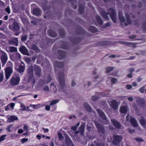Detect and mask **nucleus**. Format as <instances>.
Listing matches in <instances>:
<instances>
[{"mask_svg": "<svg viewBox=\"0 0 146 146\" xmlns=\"http://www.w3.org/2000/svg\"><path fill=\"white\" fill-rule=\"evenodd\" d=\"M125 18L123 16L122 13L121 11L119 12L118 17L119 20L121 23H123L126 26L131 24V18L133 17L131 13L129 14L127 12H125Z\"/></svg>", "mask_w": 146, "mask_h": 146, "instance_id": "nucleus-1", "label": "nucleus"}, {"mask_svg": "<svg viewBox=\"0 0 146 146\" xmlns=\"http://www.w3.org/2000/svg\"><path fill=\"white\" fill-rule=\"evenodd\" d=\"M108 11V13H106L104 11H102L101 12V14L102 17L106 19H108L109 17L107 15L110 14V16L113 22L116 23L117 21V15L114 10L112 8H109Z\"/></svg>", "mask_w": 146, "mask_h": 146, "instance_id": "nucleus-2", "label": "nucleus"}, {"mask_svg": "<svg viewBox=\"0 0 146 146\" xmlns=\"http://www.w3.org/2000/svg\"><path fill=\"white\" fill-rule=\"evenodd\" d=\"M28 78L27 79L28 82L33 84V87L35 83V80L33 76V70L32 67L30 66L28 70Z\"/></svg>", "mask_w": 146, "mask_h": 146, "instance_id": "nucleus-3", "label": "nucleus"}, {"mask_svg": "<svg viewBox=\"0 0 146 146\" xmlns=\"http://www.w3.org/2000/svg\"><path fill=\"white\" fill-rule=\"evenodd\" d=\"M8 63L10 65V66L8 67L5 70V77L7 80L9 78L13 72L12 64L10 62H9Z\"/></svg>", "mask_w": 146, "mask_h": 146, "instance_id": "nucleus-4", "label": "nucleus"}, {"mask_svg": "<svg viewBox=\"0 0 146 146\" xmlns=\"http://www.w3.org/2000/svg\"><path fill=\"white\" fill-rule=\"evenodd\" d=\"M20 80L19 77L17 75H15L11 78L10 82V84L12 86L18 85L19 84Z\"/></svg>", "mask_w": 146, "mask_h": 146, "instance_id": "nucleus-5", "label": "nucleus"}, {"mask_svg": "<svg viewBox=\"0 0 146 146\" xmlns=\"http://www.w3.org/2000/svg\"><path fill=\"white\" fill-rule=\"evenodd\" d=\"M59 81L61 87L64 88L66 86L64 75L63 73L60 74L58 76Z\"/></svg>", "mask_w": 146, "mask_h": 146, "instance_id": "nucleus-6", "label": "nucleus"}, {"mask_svg": "<svg viewBox=\"0 0 146 146\" xmlns=\"http://www.w3.org/2000/svg\"><path fill=\"white\" fill-rule=\"evenodd\" d=\"M122 138L121 135H114L113 137V143L115 145L118 144L120 142Z\"/></svg>", "mask_w": 146, "mask_h": 146, "instance_id": "nucleus-7", "label": "nucleus"}, {"mask_svg": "<svg viewBox=\"0 0 146 146\" xmlns=\"http://www.w3.org/2000/svg\"><path fill=\"white\" fill-rule=\"evenodd\" d=\"M1 59L2 66H3L5 64L7 60V54L5 52H3L1 55Z\"/></svg>", "mask_w": 146, "mask_h": 146, "instance_id": "nucleus-8", "label": "nucleus"}, {"mask_svg": "<svg viewBox=\"0 0 146 146\" xmlns=\"http://www.w3.org/2000/svg\"><path fill=\"white\" fill-rule=\"evenodd\" d=\"M34 72L35 74L38 77L41 75V68L38 66L34 65Z\"/></svg>", "mask_w": 146, "mask_h": 146, "instance_id": "nucleus-9", "label": "nucleus"}, {"mask_svg": "<svg viewBox=\"0 0 146 146\" xmlns=\"http://www.w3.org/2000/svg\"><path fill=\"white\" fill-rule=\"evenodd\" d=\"M8 42L9 44L13 45L15 46H17L19 44L18 38H14L12 39L9 40Z\"/></svg>", "mask_w": 146, "mask_h": 146, "instance_id": "nucleus-10", "label": "nucleus"}, {"mask_svg": "<svg viewBox=\"0 0 146 146\" xmlns=\"http://www.w3.org/2000/svg\"><path fill=\"white\" fill-rule=\"evenodd\" d=\"M13 29H12L15 31H17L20 29V27L17 21H15L12 25Z\"/></svg>", "mask_w": 146, "mask_h": 146, "instance_id": "nucleus-11", "label": "nucleus"}, {"mask_svg": "<svg viewBox=\"0 0 146 146\" xmlns=\"http://www.w3.org/2000/svg\"><path fill=\"white\" fill-rule=\"evenodd\" d=\"M110 106L114 110H116L118 108V106L117 102L113 100L110 102Z\"/></svg>", "mask_w": 146, "mask_h": 146, "instance_id": "nucleus-12", "label": "nucleus"}, {"mask_svg": "<svg viewBox=\"0 0 146 146\" xmlns=\"http://www.w3.org/2000/svg\"><path fill=\"white\" fill-rule=\"evenodd\" d=\"M95 124L98 129V130L99 132H101L103 133L105 132V130L104 128L102 125L99 124L98 122H96Z\"/></svg>", "mask_w": 146, "mask_h": 146, "instance_id": "nucleus-13", "label": "nucleus"}, {"mask_svg": "<svg viewBox=\"0 0 146 146\" xmlns=\"http://www.w3.org/2000/svg\"><path fill=\"white\" fill-rule=\"evenodd\" d=\"M136 102L139 104L140 106L143 107H144L145 104V102L143 99L138 97L136 98Z\"/></svg>", "mask_w": 146, "mask_h": 146, "instance_id": "nucleus-14", "label": "nucleus"}, {"mask_svg": "<svg viewBox=\"0 0 146 146\" xmlns=\"http://www.w3.org/2000/svg\"><path fill=\"white\" fill-rule=\"evenodd\" d=\"M112 123L113 124L114 126L116 128L119 129L121 128V125L117 121L114 119H112L111 120Z\"/></svg>", "mask_w": 146, "mask_h": 146, "instance_id": "nucleus-15", "label": "nucleus"}, {"mask_svg": "<svg viewBox=\"0 0 146 146\" xmlns=\"http://www.w3.org/2000/svg\"><path fill=\"white\" fill-rule=\"evenodd\" d=\"M128 110V106H122L120 107V111L121 113H126Z\"/></svg>", "mask_w": 146, "mask_h": 146, "instance_id": "nucleus-16", "label": "nucleus"}, {"mask_svg": "<svg viewBox=\"0 0 146 146\" xmlns=\"http://www.w3.org/2000/svg\"><path fill=\"white\" fill-rule=\"evenodd\" d=\"M97 111L99 115L102 119L104 120H105L106 119V117L104 113L101 110L99 109H97Z\"/></svg>", "mask_w": 146, "mask_h": 146, "instance_id": "nucleus-17", "label": "nucleus"}, {"mask_svg": "<svg viewBox=\"0 0 146 146\" xmlns=\"http://www.w3.org/2000/svg\"><path fill=\"white\" fill-rule=\"evenodd\" d=\"M85 125V123H83L81 125V126L79 128V130L80 131V134L82 135H83L84 134V131Z\"/></svg>", "mask_w": 146, "mask_h": 146, "instance_id": "nucleus-18", "label": "nucleus"}, {"mask_svg": "<svg viewBox=\"0 0 146 146\" xmlns=\"http://www.w3.org/2000/svg\"><path fill=\"white\" fill-rule=\"evenodd\" d=\"M18 119V117L16 116L12 115L8 118L7 121L8 123H10L13 122L15 120H17Z\"/></svg>", "mask_w": 146, "mask_h": 146, "instance_id": "nucleus-19", "label": "nucleus"}, {"mask_svg": "<svg viewBox=\"0 0 146 146\" xmlns=\"http://www.w3.org/2000/svg\"><path fill=\"white\" fill-rule=\"evenodd\" d=\"M33 13L36 15H39L41 13V11L38 8H34L33 10Z\"/></svg>", "mask_w": 146, "mask_h": 146, "instance_id": "nucleus-20", "label": "nucleus"}, {"mask_svg": "<svg viewBox=\"0 0 146 146\" xmlns=\"http://www.w3.org/2000/svg\"><path fill=\"white\" fill-rule=\"evenodd\" d=\"M66 142L68 146H74L72 141L68 137H66Z\"/></svg>", "mask_w": 146, "mask_h": 146, "instance_id": "nucleus-21", "label": "nucleus"}, {"mask_svg": "<svg viewBox=\"0 0 146 146\" xmlns=\"http://www.w3.org/2000/svg\"><path fill=\"white\" fill-rule=\"evenodd\" d=\"M141 125L144 128H146V121L143 117H141L139 120Z\"/></svg>", "mask_w": 146, "mask_h": 146, "instance_id": "nucleus-22", "label": "nucleus"}, {"mask_svg": "<svg viewBox=\"0 0 146 146\" xmlns=\"http://www.w3.org/2000/svg\"><path fill=\"white\" fill-rule=\"evenodd\" d=\"M131 124L134 127H136L138 126L137 122V121L133 118H131L130 119Z\"/></svg>", "mask_w": 146, "mask_h": 146, "instance_id": "nucleus-23", "label": "nucleus"}, {"mask_svg": "<svg viewBox=\"0 0 146 146\" xmlns=\"http://www.w3.org/2000/svg\"><path fill=\"white\" fill-rule=\"evenodd\" d=\"M20 51L23 54L26 55L28 53L27 50L26 48L24 46H22L19 48Z\"/></svg>", "mask_w": 146, "mask_h": 146, "instance_id": "nucleus-24", "label": "nucleus"}, {"mask_svg": "<svg viewBox=\"0 0 146 146\" xmlns=\"http://www.w3.org/2000/svg\"><path fill=\"white\" fill-rule=\"evenodd\" d=\"M16 69L17 71L20 73L24 72L25 70L24 67L21 65L16 67Z\"/></svg>", "mask_w": 146, "mask_h": 146, "instance_id": "nucleus-25", "label": "nucleus"}, {"mask_svg": "<svg viewBox=\"0 0 146 146\" xmlns=\"http://www.w3.org/2000/svg\"><path fill=\"white\" fill-rule=\"evenodd\" d=\"M13 58L14 60H17L20 59L21 56L18 53H16L14 54Z\"/></svg>", "mask_w": 146, "mask_h": 146, "instance_id": "nucleus-26", "label": "nucleus"}, {"mask_svg": "<svg viewBox=\"0 0 146 146\" xmlns=\"http://www.w3.org/2000/svg\"><path fill=\"white\" fill-rule=\"evenodd\" d=\"M84 106L85 109L88 112L91 111L92 109L90 106L87 103H85L84 104Z\"/></svg>", "mask_w": 146, "mask_h": 146, "instance_id": "nucleus-27", "label": "nucleus"}, {"mask_svg": "<svg viewBox=\"0 0 146 146\" xmlns=\"http://www.w3.org/2000/svg\"><path fill=\"white\" fill-rule=\"evenodd\" d=\"M96 24L102 25V21L101 19L99 16H97L96 17Z\"/></svg>", "mask_w": 146, "mask_h": 146, "instance_id": "nucleus-28", "label": "nucleus"}, {"mask_svg": "<svg viewBox=\"0 0 146 146\" xmlns=\"http://www.w3.org/2000/svg\"><path fill=\"white\" fill-rule=\"evenodd\" d=\"M31 49L36 51V52H39L40 50L37 46L34 44H33L31 46Z\"/></svg>", "mask_w": 146, "mask_h": 146, "instance_id": "nucleus-29", "label": "nucleus"}, {"mask_svg": "<svg viewBox=\"0 0 146 146\" xmlns=\"http://www.w3.org/2000/svg\"><path fill=\"white\" fill-rule=\"evenodd\" d=\"M55 64L56 66L60 68L64 66V64L63 63L59 62H56Z\"/></svg>", "mask_w": 146, "mask_h": 146, "instance_id": "nucleus-30", "label": "nucleus"}, {"mask_svg": "<svg viewBox=\"0 0 146 146\" xmlns=\"http://www.w3.org/2000/svg\"><path fill=\"white\" fill-rule=\"evenodd\" d=\"M9 49L10 51L11 52H15L17 51V48L14 47L9 46Z\"/></svg>", "mask_w": 146, "mask_h": 146, "instance_id": "nucleus-31", "label": "nucleus"}, {"mask_svg": "<svg viewBox=\"0 0 146 146\" xmlns=\"http://www.w3.org/2000/svg\"><path fill=\"white\" fill-rule=\"evenodd\" d=\"M58 135L59 139L61 141H62L64 137L63 136L62 134L59 131H58Z\"/></svg>", "mask_w": 146, "mask_h": 146, "instance_id": "nucleus-32", "label": "nucleus"}, {"mask_svg": "<svg viewBox=\"0 0 146 146\" xmlns=\"http://www.w3.org/2000/svg\"><path fill=\"white\" fill-rule=\"evenodd\" d=\"M59 101V100H54L50 102V106H53L57 104Z\"/></svg>", "mask_w": 146, "mask_h": 146, "instance_id": "nucleus-33", "label": "nucleus"}, {"mask_svg": "<svg viewBox=\"0 0 146 146\" xmlns=\"http://www.w3.org/2000/svg\"><path fill=\"white\" fill-rule=\"evenodd\" d=\"M49 35L52 37H55L56 36V33L53 31H50L49 32Z\"/></svg>", "mask_w": 146, "mask_h": 146, "instance_id": "nucleus-34", "label": "nucleus"}, {"mask_svg": "<svg viewBox=\"0 0 146 146\" xmlns=\"http://www.w3.org/2000/svg\"><path fill=\"white\" fill-rule=\"evenodd\" d=\"M139 90L141 93H144L146 92V89H145V86L141 87L140 88Z\"/></svg>", "mask_w": 146, "mask_h": 146, "instance_id": "nucleus-35", "label": "nucleus"}, {"mask_svg": "<svg viewBox=\"0 0 146 146\" xmlns=\"http://www.w3.org/2000/svg\"><path fill=\"white\" fill-rule=\"evenodd\" d=\"M119 42L123 44L128 46L129 45L130 43L124 41H119Z\"/></svg>", "mask_w": 146, "mask_h": 146, "instance_id": "nucleus-36", "label": "nucleus"}, {"mask_svg": "<svg viewBox=\"0 0 146 146\" xmlns=\"http://www.w3.org/2000/svg\"><path fill=\"white\" fill-rule=\"evenodd\" d=\"M93 126V125L91 123H88L87 125V129L88 131H90L91 129V127Z\"/></svg>", "mask_w": 146, "mask_h": 146, "instance_id": "nucleus-37", "label": "nucleus"}, {"mask_svg": "<svg viewBox=\"0 0 146 146\" xmlns=\"http://www.w3.org/2000/svg\"><path fill=\"white\" fill-rule=\"evenodd\" d=\"M58 53L59 55L62 57H64L65 55V53L61 51V50H59L58 51Z\"/></svg>", "mask_w": 146, "mask_h": 146, "instance_id": "nucleus-38", "label": "nucleus"}, {"mask_svg": "<svg viewBox=\"0 0 146 146\" xmlns=\"http://www.w3.org/2000/svg\"><path fill=\"white\" fill-rule=\"evenodd\" d=\"M113 69V67H108L106 69V71L107 73H109L112 71Z\"/></svg>", "mask_w": 146, "mask_h": 146, "instance_id": "nucleus-39", "label": "nucleus"}, {"mask_svg": "<svg viewBox=\"0 0 146 146\" xmlns=\"http://www.w3.org/2000/svg\"><path fill=\"white\" fill-rule=\"evenodd\" d=\"M84 11V7L83 6H80L79 7V11L80 13H82Z\"/></svg>", "mask_w": 146, "mask_h": 146, "instance_id": "nucleus-40", "label": "nucleus"}, {"mask_svg": "<svg viewBox=\"0 0 146 146\" xmlns=\"http://www.w3.org/2000/svg\"><path fill=\"white\" fill-rule=\"evenodd\" d=\"M13 126V125L10 124L8 125L7 127L6 130L8 132H9L11 131V130L10 129Z\"/></svg>", "mask_w": 146, "mask_h": 146, "instance_id": "nucleus-41", "label": "nucleus"}, {"mask_svg": "<svg viewBox=\"0 0 146 146\" xmlns=\"http://www.w3.org/2000/svg\"><path fill=\"white\" fill-rule=\"evenodd\" d=\"M43 89L44 91L45 92H48L50 91L49 87L48 86H44L43 88Z\"/></svg>", "mask_w": 146, "mask_h": 146, "instance_id": "nucleus-42", "label": "nucleus"}, {"mask_svg": "<svg viewBox=\"0 0 146 146\" xmlns=\"http://www.w3.org/2000/svg\"><path fill=\"white\" fill-rule=\"evenodd\" d=\"M89 29L92 32H95L96 31V30L95 27H91Z\"/></svg>", "mask_w": 146, "mask_h": 146, "instance_id": "nucleus-43", "label": "nucleus"}, {"mask_svg": "<svg viewBox=\"0 0 146 146\" xmlns=\"http://www.w3.org/2000/svg\"><path fill=\"white\" fill-rule=\"evenodd\" d=\"M27 38V36L26 35H25L22 36L21 37V40L22 41H24L26 40Z\"/></svg>", "mask_w": 146, "mask_h": 146, "instance_id": "nucleus-44", "label": "nucleus"}, {"mask_svg": "<svg viewBox=\"0 0 146 146\" xmlns=\"http://www.w3.org/2000/svg\"><path fill=\"white\" fill-rule=\"evenodd\" d=\"M99 97L97 96H94L92 97V100L93 101H95L98 99Z\"/></svg>", "mask_w": 146, "mask_h": 146, "instance_id": "nucleus-45", "label": "nucleus"}, {"mask_svg": "<svg viewBox=\"0 0 146 146\" xmlns=\"http://www.w3.org/2000/svg\"><path fill=\"white\" fill-rule=\"evenodd\" d=\"M21 110L22 111H23L26 110V108L25 106L23 104H21Z\"/></svg>", "mask_w": 146, "mask_h": 146, "instance_id": "nucleus-46", "label": "nucleus"}, {"mask_svg": "<svg viewBox=\"0 0 146 146\" xmlns=\"http://www.w3.org/2000/svg\"><path fill=\"white\" fill-rule=\"evenodd\" d=\"M6 136V135H3L1 136L0 137V142H1L3 140L5 139V137Z\"/></svg>", "mask_w": 146, "mask_h": 146, "instance_id": "nucleus-47", "label": "nucleus"}, {"mask_svg": "<svg viewBox=\"0 0 146 146\" xmlns=\"http://www.w3.org/2000/svg\"><path fill=\"white\" fill-rule=\"evenodd\" d=\"M128 131L130 133H132L135 132V130L134 129H131L129 128L127 129Z\"/></svg>", "mask_w": 146, "mask_h": 146, "instance_id": "nucleus-48", "label": "nucleus"}, {"mask_svg": "<svg viewBox=\"0 0 146 146\" xmlns=\"http://www.w3.org/2000/svg\"><path fill=\"white\" fill-rule=\"evenodd\" d=\"M31 106H32L33 108H34L35 109H37L40 107V105L38 104L36 105H31Z\"/></svg>", "mask_w": 146, "mask_h": 146, "instance_id": "nucleus-49", "label": "nucleus"}, {"mask_svg": "<svg viewBox=\"0 0 146 146\" xmlns=\"http://www.w3.org/2000/svg\"><path fill=\"white\" fill-rule=\"evenodd\" d=\"M126 88L127 90L131 89L132 88V86L131 85L127 84L126 85Z\"/></svg>", "mask_w": 146, "mask_h": 146, "instance_id": "nucleus-50", "label": "nucleus"}, {"mask_svg": "<svg viewBox=\"0 0 146 146\" xmlns=\"http://www.w3.org/2000/svg\"><path fill=\"white\" fill-rule=\"evenodd\" d=\"M3 74L0 73V83L3 81Z\"/></svg>", "mask_w": 146, "mask_h": 146, "instance_id": "nucleus-51", "label": "nucleus"}, {"mask_svg": "<svg viewBox=\"0 0 146 146\" xmlns=\"http://www.w3.org/2000/svg\"><path fill=\"white\" fill-rule=\"evenodd\" d=\"M117 81V80L115 78H113L111 80V82L113 83H115Z\"/></svg>", "mask_w": 146, "mask_h": 146, "instance_id": "nucleus-52", "label": "nucleus"}, {"mask_svg": "<svg viewBox=\"0 0 146 146\" xmlns=\"http://www.w3.org/2000/svg\"><path fill=\"white\" fill-rule=\"evenodd\" d=\"M95 144L96 146H104V145L103 143H97L95 142Z\"/></svg>", "mask_w": 146, "mask_h": 146, "instance_id": "nucleus-53", "label": "nucleus"}, {"mask_svg": "<svg viewBox=\"0 0 146 146\" xmlns=\"http://www.w3.org/2000/svg\"><path fill=\"white\" fill-rule=\"evenodd\" d=\"M28 140V138H24L21 139V141L22 143H24L25 142L27 141Z\"/></svg>", "mask_w": 146, "mask_h": 146, "instance_id": "nucleus-54", "label": "nucleus"}, {"mask_svg": "<svg viewBox=\"0 0 146 146\" xmlns=\"http://www.w3.org/2000/svg\"><path fill=\"white\" fill-rule=\"evenodd\" d=\"M142 27L144 30L146 31V22L143 23Z\"/></svg>", "mask_w": 146, "mask_h": 146, "instance_id": "nucleus-55", "label": "nucleus"}, {"mask_svg": "<svg viewBox=\"0 0 146 146\" xmlns=\"http://www.w3.org/2000/svg\"><path fill=\"white\" fill-rule=\"evenodd\" d=\"M23 129L25 131H27L28 130V126L26 124H25L23 127Z\"/></svg>", "mask_w": 146, "mask_h": 146, "instance_id": "nucleus-56", "label": "nucleus"}, {"mask_svg": "<svg viewBox=\"0 0 146 146\" xmlns=\"http://www.w3.org/2000/svg\"><path fill=\"white\" fill-rule=\"evenodd\" d=\"M127 99L128 100L131 102L133 100V98L132 97H129L127 98Z\"/></svg>", "mask_w": 146, "mask_h": 146, "instance_id": "nucleus-57", "label": "nucleus"}, {"mask_svg": "<svg viewBox=\"0 0 146 146\" xmlns=\"http://www.w3.org/2000/svg\"><path fill=\"white\" fill-rule=\"evenodd\" d=\"M50 88H52L53 89V90H52V91L53 92H55V90H56V89L55 86H53V85H51V86L50 87Z\"/></svg>", "mask_w": 146, "mask_h": 146, "instance_id": "nucleus-58", "label": "nucleus"}, {"mask_svg": "<svg viewBox=\"0 0 146 146\" xmlns=\"http://www.w3.org/2000/svg\"><path fill=\"white\" fill-rule=\"evenodd\" d=\"M77 128L75 125L72 126L71 128V129L73 131H75Z\"/></svg>", "mask_w": 146, "mask_h": 146, "instance_id": "nucleus-59", "label": "nucleus"}, {"mask_svg": "<svg viewBox=\"0 0 146 146\" xmlns=\"http://www.w3.org/2000/svg\"><path fill=\"white\" fill-rule=\"evenodd\" d=\"M5 11L8 13L9 14L10 13V10L9 8L7 7L5 9Z\"/></svg>", "mask_w": 146, "mask_h": 146, "instance_id": "nucleus-60", "label": "nucleus"}, {"mask_svg": "<svg viewBox=\"0 0 146 146\" xmlns=\"http://www.w3.org/2000/svg\"><path fill=\"white\" fill-rule=\"evenodd\" d=\"M135 140L138 142H141L143 141V140L142 139L139 138H136L135 139Z\"/></svg>", "mask_w": 146, "mask_h": 146, "instance_id": "nucleus-61", "label": "nucleus"}, {"mask_svg": "<svg viewBox=\"0 0 146 146\" xmlns=\"http://www.w3.org/2000/svg\"><path fill=\"white\" fill-rule=\"evenodd\" d=\"M15 104L13 103H11L9 105V107H11L12 109L15 106Z\"/></svg>", "mask_w": 146, "mask_h": 146, "instance_id": "nucleus-62", "label": "nucleus"}, {"mask_svg": "<svg viewBox=\"0 0 146 146\" xmlns=\"http://www.w3.org/2000/svg\"><path fill=\"white\" fill-rule=\"evenodd\" d=\"M47 111H49L50 110V108L49 106L47 105L45 107Z\"/></svg>", "mask_w": 146, "mask_h": 146, "instance_id": "nucleus-63", "label": "nucleus"}, {"mask_svg": "<svg viewBox=\"0 0 146 146\" xmlns=\"http://www.w3.org/2000/svg\"><path fill=\"white\" fill-rule=\"evenodd\" d=\"M129 38L130 39H134L136 38V36L135 35H132L129 36Z\"/></svg>", "mask_w": 146, "mask_h": 146, "instance_id": "nucleus-64", "label": "nucleus"}]
</instances>
